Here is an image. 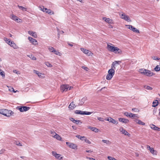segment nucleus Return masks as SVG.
<instances>
[{
  "label": "nucleus",
  "mask_w": 160,
  "mask_h": 160,
  "mask_svg": "<svg viewBox=\"0 0 160 160\" xmlns=\"http://www.w3.org/2000/svg\"><path fill=\"white\" fill-rule=\"evenodd\" d=\"M107 49L109 51L115 53H121L122 52L121 50L118 47L111 46L108 44H107Z\"/></svg>",
  "instance_id": "1"
},
{
  "label": "nucleus",
  "mask_w": 160,
  "mask_h": 160,
  "mask_svg": "<svg viewBox=\"0 0 160 160\" xmlns=\"http://www.w3.org/2000/svg\"><path fill=\"white\" fill-rule=\"evenodd\" d=\"M140 72L142 74L149 77L152 76L154 75V73L151 72L150 71L145 69L141 70Z\"/></svg>",
  "instance_id": "2"
},
{
  "label": "nucleus",
  "mask_w": 160,
  "mask_h": 160,
  "mask_svg": "<svg viewBox=\"0 0 160 160\" xmlns=\"http://www.w3.org/2000/svg\"><path fill=\"white\" fill-rule=\"evenodd\" d=\"M108 74L106 76V79L110 80L112 79L115 73V71L114 69H110L108 72Z\"/></svg>",
  "instance_id": "3"
},
{
  "label": "nucleus",
  "mask_w": 160,
  "mask_h": 160,
  "mask_svg": "<svg viewBox=\"0 0 160 160\" xmlns=\"http://www.w3.org/2000/svg\"><path fill=\"white\" fill-rule=\"evenodd\" d=\"M4 40L10 46L13 47L14 49H16L17 46L16 45L14 42L11 41L10 40L7 38H4Z\"/></svg>",
  "instance_id": "4"
},
{
  "label": "nucleus",
  "mask_w": 160,
  "mask_h": 160,
  "mask_svg": "<svg viewBox=\"0 0 160 160\" xmlns=\"http://www.w3.org/2000/svg\"><path fill=\"white\" fill-rule=\"evenodd\" d=\"M75 113L76 114H79L82 115H89L92 113L93 112H88L87 111H83L81 110H77L75 111Z\"/></svg>",
  "instance_id": "5"
},
{
  "label": "nucleus",
  "mask_w": 160,
  "mask_h": 160,
  "mask_svg": "<svg viewBox=\"0 0 160 160\" xmlns=\"http://www.w3.org/2000/svg\"><path fill=\"white\" fill-rule=\"evenodd\" d=\"M124 115L128 117H129L135 119V117L138 118L137 114H134L131 113H129L127 112H126L124 113Z\"/></svg>",
  "instance_id": "6"
},
{
  "label": "nucleus",
  "mask_w": 160,
  "mask_h": 160,
  "mask_svg": "<svg viewBox=\"0 0 160 160\" xmlns=\"http://www.w3.org/2000/svg\"><path fill=\"white\" fill-rule=\"evenodd\" d=\"M126 26L130 30L132 31L133 32L139 33H140L139 30L137 29L136 28L134 27L133 26L131 25H127Z\"/></svg>",
  "instance_id": "7"
},
{
  "label": "nucleus",
  "mask_w": 160,
  "mask_h": 160,
  "mask_svg": "<svg viewBox=\"0 0 160 160\" xmlns=\"http://www.w3.org/2000/svg\"><path fill=\"white\" fill-rule=\"evenodd\" d=\"M18 108L19 110L21 112L27 111L29 110L30 108L29 107H28L25 106H22L20 107H18Z\"/></svg>",
  "instance_id": "8"
},
{
  "label": "nucleus",
  "mask_w": 160,
  "mask_h": 160,
  "mask_svg": "<svg viewBox=\"0 0 160 160\" xmlns=\"http://www.w3.org/2000/svg\"><path fill=\"white\" fill-rule=\"evenodd\" d=\"M61 88L63 91H67L68 90H70L71 87L68 85H62L61 86Z\"/></svg>",
  "instance_id": "9"
},
{
  "label": "nucleus",
  "mask_w": 160,
  "mask_h": 160,
  "mask_svg": "<svg viewBox=\"0 0 160 160\" xmlns=\"http://www.w3.org/2000/svg\"><path fill=\"white\" fill-rule=\"evenodd\" d=\"M66 143V144L70 148L73 149L77 148V146L76 144L73 143L67 142Z\"/></svg>",
  "instance_id": "10"
},
{
  "label": "nucleus",
  "mask_w": 160,
  "mask_h": 160,
  "mask_svg": "<svg viewBox=\"0 0 160 160\" xmlns=\"http://www.w3.org/2000/svg\"><path fill=\"white\" fill-rule=\"evenodd\" d=\"M28 39L32 44L35 45L38 44L37 40L35 39H34L31 37H28Z\"/></svg>",
  "instance_id": "11"
},
{
  "label": "nucleus",
  "mask_w": 160,
  "mask_h": 160,
  "mask_svg": "<svg viewBox=\"0 0 160 160\" xmlns=\"http://www.w3.org/2000/svg\"><path fill=\"white\" fill-rule=\"evenodd\" d=\"M80 49L84 53L88 56H90L91 55V52L88 50L82 48H81Z\"/></svg>",
  "instance_id": "12"
},
{
  "label": "nucleus",
  "mask_w": 160,
  "mask_h": 160,
  "mask_svg": "<svg viewBox=\"0 0 160 160\" xmlns=\"http://www.w3.org/2000/svg\"><path fill=\"white\" fill-rule=\"evenodd\" d=\"M119 130L122 134L126 135H127L129 137L130 136V134H129L122 127L120 128Z\"/></svg>",
  "instance_id": "13"
},
{
  "label": "nucleus",
  "mask_w": 160,
  "mask_h": 160,
  "mask_svg": "<svg viewBox=\"0 0 160 160\" xmlns=\"http://www.w3.org/2000/svg\"><path fill=\"white\" fill-rule=\"evenodd\" d=\"M52 153L53 156H55L56 158L58 159L61 160L62 158V157H61V155L60 154H57L55 152L52 151Z\"/></svg>",
  "instance_id": "14"
},
{
  "label": "nucleus",
  "mask_w": 160,
  "mask_h": 160,
  "mask_svg": "<svg viewBox=\"0 0 160 160\" xmlns=\"http://www.w3.org/2000/svg\"><path fill=\"white\" fill-rule=\"evenodd\" d=\"M69 120L71 121L73 123H76V124H80L82 122L78 120H75L72 118H70Z\"/></svg>",
  "instance_id": "15"
},
{
  "label": "nucleus",
  "mask_w": 160,
  "mask_h": 160,
  "mask_svg": "<svg viewBox=\"0 0 160 160\" xmlns=\"http://www.w3.org/2000/svg\"><path fill=\"white\" fill-rule=\"evenodd\" d=\"M118 120L119 122H121L123 123H128L129 121L128 120L125 119L123 118H118Z\"/></svg>",
  "instance_id": "16"
},
{
  "label": "nucleus",
  "mask_w": 160,
  "mask_h": 160,
  "mask_svg": "<svg viewBox=\"0 0 160 160\" xmlns=\"http://www.w3.org/2000/svg\"><path fill=\"white\" fill-rule=\"evenodd\" d=\"M107 120L109 121L110 122H112L113 124H117L118 122L116 120L114 119L111 117H109L107 119Z\"/></svg>",
  "instance_id": "17"
},
{
  "label": "nucleus",
  "mask_w": 160,
  "mask_h": 160,
  "mask_svg": "<svg viewBox=\"0 0 160 160\" xmlns=\"http://www.w3.org/2000/svg\"><path fill=\"white\" fill-rule=\"evenodd\" d=\"M151 128L152 129L158 131H160V128L156 126L155 125L153 124H152L150 125Z\"/></svg>",
  "instance_id": "18"
},
{
  "label": "nucleus",
  "mask_w": 160,
  "mask_h": 160,
  "mask_svg": "<svg viewBox=\"0 0 160 160\" xmlns=\"http://www.w3.org/2000/svg\"><path fill=\"white\" fill-rule=\"evenodd\" d=\"M121 62L120 61H115L113 62V63L112 64V66H111V68L112 69H115V66L116 64H119V63H120Z\"/></svg>",
  "instance_id": "19"
},
{
  "label": "nucleus",
  "mask_w": 160,
  "mask_h": 160,
  "mask_svg": "<svg viewBox=\"0 0 160 160\" xmlns=\"http://www.w3.org/2000/svg\"><path fill=\"white\" fill-rule=\"evenodd\" d=\"M28 33L35 38H36L37 37V33L35 32L29 31L28 32Z\"/></svg>",
  "instance_id": "20"
},
{
  "label": "nucleus",
  "mask_w": 160,
  "mask_h": 160,
  "mask_svg": "<svg viewBox=\"0 0 160 160\" xmlns=\"http://www.w3.org/2000/svg\"><path fill=\"white\" fill-rule=\"evenodd\" d=\"M76 107L73 102H71L68 106V108L70 110H72Z\"/></svg>",
  "instance_id": "21"
},
{
  "label": "nucleus",
  "mask_w": 160,
  "mask_h": 160,
  "mask_svg": "<svg viewBox=\"0 0 160 160\" xmlns=\"http://www.w3.org/2000/svg\"><path fill=\"white\" fill-rule=\"evenodd\" d=\"M134 121L139 124L142 125H145V123L144 122H143L140 120L136 119L135 118V119L134 120Z\"/></svg>",
  "instance_id": "22"
},
{
  "label": "nucleus",
  "mask_w": 160,
  "mask_h": 160,
  "mask_svg": "<svg viewBox=\"0 0 160 160\" xmlns=\"http://www.w3.org/2000/svg\"><path fill=\"white\" fill-rule=\"evenodd\" d=\"M87 98H83L80 101V102L78 104L79 106H81L82 105L84 102L86 100Z\"/></svg>",
  "instance_id": "23"
},
{
  "label": "nucleus",
  "mask_w": 160,
  "mask_h": 160,
  "mask_svg": "<svg viewBox=\"0 0 160 160\" xmlns=\"http://www.w3.org/2000/svg\"><path fill=\"white\" fill-rule=\"evenodd\" d=\"M7 111V110L6 109H0V113L5 116H8L6 112Z\"/></svg>",
  "instance_id": "24"
},
{
  "label": "nucleus",
  "mask_w": 160,
  "mask_h": 160,
  "mask_svg": "<svg viewBox=\"0 0 160 160\" xmlns=\"http://www.w3.org/2000/svg\"><path fill=\"white\" fill-rule=\"evenodd\" d=\"M88 128L91 130L92 131H93L95 132H98V129L96 128L92 127L91 126L88 127Z\"/></svg>",
  "instance_id": "25"
},
{
  "label": "nucleus",
  "mask_w": 160,
  "mask_h": 160,
  "mask_svg": "<svg viewBox=\"0 0 160 160\" xmlns=\"http://www.w3.org/2000/svg\"><path fill=\"white\" fill-rule=\"evenodd\" d=\"M103 20H104V21L106 22H108V23H111L112 22V20L109 18H107L105 17L103 18Z\"/></svg>",
  "instance_id": "26"
},
{
  "label": "nucleus",
  "mask_w": 160,
  "mask_h": 160,
  "mask_svg": "<svg viewBox=\"0 0 160 160\" xmlns=\"http://www.w3.org/2000/svg\"><path fill=\"white\" fill-rule=\"evenodd\" d=\"M158 101L157 100H156L155 101H153L152 104L153 105H152V106L154 107H155L157 106L158 105Z\"/></svg>",
  "instance_id": "27"
},
{
  "label": "nucleus",
  "mask_w": 160,
  "mask_h": 160,
  "mask_svg": "<svg viewBox=\"0 0 160 160\" xmlns=\"http://www.w3.org/2000/svg\"><path fill=\"white\" fill-rule=\"evenodd\" d=\"M54 138L60 141H61L62 139V138L57 133L55 134V136H54Z\"/></svg>",
  "instance_id": "28"
},
{
  "label": "nucleus",
  "mask_w": 160,
  "mask_h": 160,
  "mask_svg": "<svg viewBox=\"0 0 160 160\" xmlns=\"http://www.w3.org/2000/svg\"><path fill=\"white\" fill-rule=\"evenodd\" d=\"M18 7L20 9H21L22 11H27V8L23 7V6L18 5Z\"/></svg>",
  "instance_id": "29"
},
{
  "label": "nucleus",
  "mask_w": 160,
  "mask_h": 160,
  "mask_svg": "<svg viewBox=\"0 0 160 160\" xmlns=\"http://www.w3.org/2000/svg\"><path fill=\"white\" fill-rule=\"evenodd\" d=\"M150 152L152 154L154 155H156L157 154V152L156 151H155L154 150L153 148H152L150 150H149Z\"/></svg>",
  "instance_id": "30"
},
{
  "label": "nucleus",
  "mask_w": 160,
  "mask_h": 160,
  "mask_svg": "<svg viewBox=\"0 0 160 160\" xmlns=\"http://www.w3.org/2000/svg\"><path fill=\"white\" fill-rule=\"evenodd\" d=\"M47 10H46V11L45 12H47V13H48L50 15L54 14V12L52 11H51V10L48 9L47 8Z\"/></svg>",
  "instance_id": "31"
},
{
  "label": "nucleus",
  "mask_w": 160,
  "mask_h": 160,
  "mask_svg": "<svg viewBox=\"0 0 160 160\" xmlns=\"http://www.w3.org/2000/svg\"><path fill=\"white\" fill-rule=\"evenodd\" d=\"M102 142L104 143H106L107 145H110L111 144V142L108 140H102Z\"/></svg>",
  "instance_id": "32"
},
{
  "label": "nucleus",
  "mask_w": 160,
  "mask_h": 160,
  "mask_svg": "<svg viewBox=\"0 0 160 160\" xmlns=\"http://www.w3.org/2000/svg\"><path fill=\"white\" fill-rule=\"evenodd\" d=\"M33 72H34L37 75H38L39 77H40L41 76L42 74L38 71L34 70H33Z\"/></svg>",
  "instance_id": "33"
},
{
  "label": "nucleus",
  "mask_w": 160,
  "mask_h": 160,
  "mask_svg": "<svg viewBox=\"0 0 160 160\" xmlns=\"http://www.w3.org/2000/svg\"><path fill=\"white\" fill-rule=\"evenodd\" d=\"M154 70L156 72H158L160 70V66L157 65L154 68Z\"/></svg>",
  "instance_id": "34"
},
{
  "label": "nucleus",
  "mask_w": 160,
  "mask_h": 160,
  "mask_svg": "<svg viewBox=\"0 0 160 160\" xmlns=\"http://www.w3.org/2000/svg\"><path fill=\"white\" fill-rule=\"evenodd\" d=\"M40 10L44 12H45L46 10H47V8H44L43 6H41L39 7Z\"/></svg>",
  "instance_id": "35"
},
{
  "label": "nucleus",
  "mask_w": 160,
  "mask_h": 160,
  "mask_svg": "<svg viewBox=\"0 0 160 160\" xmlns=\"http://www.w3.org/2000/svg\"><path fill=\"white\" fill-rule=\"evenodd\" d=\"M0 74L2 77H5V75L4 72L1 69H0Z\"/></svg>",
  "instance_id": "36"
},
{
  "label": "nucleus",
  "mask_w": 160,
  "mask_h": 160,
  "mask_svg": "<svg viewBox=\"0 0 160 160\" xmlns=\"http://www.w3.org/2000/svg\"><path fill=\"white\" fill-rule=\"evenodd\" d=\"M53 51V52H54L55 54L58 55L59 56H61V54L60 52H59L58 51H56L55 49V50Z\"/></svg>",
  "instance_id": "37"
},
{
  "label": "nucleus",
  "mask_w": 160,
  "mask_h": 160,
  "mask_svg": "<svg viewBox=\"0 0 160 160\" xmlns=\"http://www.w3.org/2000/svg\"><path fill=\"white\" fill-rule=\"evenodd\" d=\"M12 19L14 20H18V17L15 15H12Z\"/></svg>",
  "instance_id": "38"
},
{
  "label": "nucleus",
  "mask_w": 160,
  "mask_h": 160,
  "mask_svg": "<svg viewBox=\"0 0 160 160\" xmlns=\"http://www.w3.org/2000/svg\"><path fill=\"white\" fill-rule=\"evenodd\" d=\"M144 88L145 89L148 90H151L152 89V88L151 87L145 85L144 86Z\"/></svg>",
  "instance_id": "39"
},
{
  "label": "nucleus",
  "mask_w": 160,
  "mask_h": 160,
  "mask_svg": "<svg viewBox=\"0 0 160 160\" xmlns=\"http://www.w3.org/2000/svg\"><path fill=\"white\" fill-rule=\"evenodd\" d=\"M126 16L127 15H126L124 13H123L121 14V18L125 20L126 17Z\"/></svg>",
  "instance_id": "40"
},
{
  "label": "nucleus",
  "mask_w": 160,
  "mask_h": 160,
  "mask_svg": "<svg viewBox=\"0 0 160 160\" xmlns=\"http://www.w3.org/2000/svg\"><path fill=\"white\" fill-rule=\"evenodd\" d=\"M14 143L16 145L20 146H22V144L18 142L15 141Z\"/></svg>",
  "instance_id": "41"
},
{
  "label": "nucleus",
  "mask_w": 160,
  "mask_h": 160,
  "mask_svg": "<svg viewBox=\"0 0 160 160\" xmlns=\"http://www.w3.org/2000/svg\"><path fill=\"white\" fill-rule=\"evenodd\" d=\"M108 158L109 160H117L115 158L110 156H108Z\"/></svg>",
  "instance_id": "42"
},
{
  "label": "nucleus",
  "mask_w": 160,
  "mask_h": 160,
  "mask_svg": "<svg viewBox=\"0 0 160 160\" xmlns=\"http://www.w3.org/2000/svg\"><path fill=\"white\" fill-rule=\"evenodd\" d=\"M125 20L128 22H131V20L130 19V18L128 15L126 16V17L125 18Z\"/></svg>",
  "instance_id": "43"
},
{
  "label": "nucleus",
  "mask_w": 160,
  "mask_h": 160,
  "mask_svg": "<svg viewBox=\"0 0 160 160\" xmlns=\"http://www.w3.org/2000/svg\"><path fill=\"white\" fill-rule=\"evenodd\" d=\"M50 133L51 134V136H52L53 137H54V136H55V134H56V133L54 131H50Z\"/></svg>",
  "instance_id": "44"
},
{
  "label": "nucleus",
  "mask_w": 160,
  "mask_h": 160,
  "mask_svg": "<svg viewBox=\"0 0 160 160\" xmlns=\"http://www.w3.org/2000/svg\"><path fill=\"white\" fill-rule=\"evenodd\" d=\"M49 50L51 52H53V51H54L55 49L52 47H50L48 48Z\"/></svg>",
  "instance_id": "45"
},
{
  "label": "nucleus",
  "mask_w": 160,
  "mask_h": 160,
  "mask_svg": "<svg viewBox=\"0 0 160 160\" xmlns=\"http://www.w3.org/2000/svg\"><path fill=\"white\" fill-rule=\"evenodd\" d=\"M45 64L46 66L49 67H52V65L48 62H46Z\"/></svg>",
  "instance_id": "46"
},
{
  "label": "nucleus",
  "mask_w": 160,
  "mask_h": 160,
  "mask_svg": "<svg viewBox=\"0 0 160 160\" xmlns=\"http://www.w3.org/2000/svg\"><path fill=\"white\" fill-rule=\"evenodd\" d=\"M152 58L154 60H159L160 58L157 57L156 56H153L152 57Z\"/></svg>",
  "instance_id": "47"
},
{
  "label": "nucleus",
  "mask_w": 160,
  "mask_h": 160,
  "mask_svg": "<svg viewBox=\"0 0 160 160\" xmlns=\"http://www.w3.org/2000/svg\"><path fill=\"white\" fill-rule=\"evenodd\" d=\"M81 68H82L84 69L85 71H88V70L89 69L88 67H86L85 66H82Z\"/></svg>",
  "instance_id": "48"
},
{
  "label": "nucleus",
  "mask_w": 160,
  "mask_h": 160,
  "mask_svg": "<svg viewBox=\"0 0 160 160\" xmlns=\"http://www.w3.org/2000/svg\"><path fill=\"white\" fill-rule=\"evenodd\" d=\"M132 110L134 112H138L139 111V110L137 108H133L132 109Z\"/></svg>",
  "instance_id": "49"
},
{
  "label": "nucleus",
  "mask_w": 160,
  "mask_h": 160,
  "mask_svg": "<svg viewBox=\"0 0 160 160\" xmlns=\"http://www.w3.org/2000/svg\"><path fill=\"white\" fill-rule=\"evenodd\" d=\"M10 88H11V89H12V90H11V89H9V90L11 91V92H16L17 91H18L17 90H16V91H15L14 89H13V88H12V87H10Z\"/></svg>",
  "instance_id": "50"
},
{
  "label": "nucleus",
  "mask_w": 160,
  "mask_h": 160,
  "mask_svg": "<svg viewBox=\"0 0 160 160\" xmlns=\"http://www.w3.org/2000/svg\"><path fill=\"white\" fill-rule=\"evenodd\" d=\"M85 142L89 144H90L91 143V142L88 139H87Z\"/></svg>",
  "instance_id": "51"
},
{
  "label": "nucleus",
  "mask_w": 160,
  "mask_h": 160,
  "mask_svg": "<svg viewBox=\"0 0 160 160\" xmlns=\"http://www.w3.org/2000/svg\"><path fill=\"white\" fill-rule=\"evenodd\" d=\"M5 150L4 149H2L0 151V154H2V153H3L5 151Z\"/></svg>",
  "instance_id": "52"
},
{
  "label": "nucleus",
  "mask_w": 160,
  "mask_h": 160,
  "mask_svg": "<svg viewBox=\"0 0 160 160\" xmlns=\"http://www.w3.org/2000/svg\"><path fill=\"white\" fill-rule=\"evenodd\" d=\"M76 137L78 138L80 140L81 137H82V136H80V135H77L76 136Z\"/></svg>",
  "instance_id": "53"
},
{
  "label": "nucleus",
  "mask_w": 160,
  "mask_h": 160,
  "mask_svg": "<svg viewBox=\"0 0 160 160\" xmlns=\"http://www.w3.org/2000/svg\"><path fill=\"white\" fill-rule=\"evenodd\" d=\"M85 137L84 136H82V137H81V138H80V140L82 141H83L84 139L85 138Z\"/></svg>",
  "instance_id": "54"
},
{
  "label": "nucleus",
  "mask_w": 160,
  "mask_h": 160,
  "mask_svg": "<svg viewBox=\"0 0 160 160\" xmlns=\"http://www.w3.org/2000/svg\"><path fill=\"white\" fill-rule=\"evenodd\" d=\"M13 72L15 73H17V74H18V71L16 70H14L13 71Z\"/></svg>",
  "instance_id": "55"
},
{
  "label": "nucleus",
  "mask_w": 160,
  "mask_h": 160,
  "mask_svg": "<svg viewBox=\"0 0 160 160\" xmlns=\"http://www.w3.org/2000/svg\"><path fill=\"white\" fill-rule=\"evenodd\" d=\"M151 148L149 146V145H147V148L149 150H150V149H151V148Z\"/></svg>",
  "instance_id": "56"
},
{
  "label": "nucleus",
  "mask_w": 160,
  "mask_h": 160,
  "mask_svg": "<svg viewBox=\"0 0 160 160\" xmlns=\"http://www.w3.org/2000/svg\"><path fill=\"white\" fill-rule=\"evenodd\" d=\"M92 152V151L91 150H90L86 151V152H89V153H91Z\"/></svg>",
  "instance_id": "57"
},
{
  "label": "nucleus",
  "mask_w": 160,
  "mask_h": 160,
  "mask_svg": "<svg viewBox=\"0 0 160 160\" xmlns=\"http://www.w3.org/2000/svg\"><path fill=\"white\" fill-rule=\"evenodd\" d=\"M98 119L99 121H102V118L100 117H99L98 118Z\"/></svg>",
  "instance_id": "58"
},
{
  "label": "nucleus",
  "mask_w": 160,
  "mask_h": 160,
  "mask_svg": "<svg viewBox=\"0 0 160 160\" xmlns=\"http://www.w3.org/2000/svg\"><path fill=\"white\" fill-rule=\"evenodd\" d=\"M32 59L34 60H35L36 59V58L35 57L33 56L32 58Z\"/></svg>",
  "instance_id": "59"
},
{
  "label": "nucleus",
  "mask_w": 160,
  "mask_h": 160,
  "mask_svg": "<svg viewBox=\"0 0 160 160\" xmlns=\"http://www.w3.org/2000/svg\"><path fill=\"white\" fill-rule=\"evenodd\" d=\"M68 44L69 46H70L71 47L73 46V45L72 44H71V43H68Z\"/></svg>",
  "instance_id": "60"
},
{
  "label": "nucleus",
  "mask_w": 160,
  "mask_h": 160,
  "mask_svg": "<svg viewBox=\"0 0 160 160\" xmlns=\"http://www.w3.org/2000/svg\"><path fill=\"white\" fill-rule=\"evenodd\" d=\"M30 58H32L33 57V56L32 55H29V56H28Z\"/></svg>",
  "instance_id": "61"
},
{
  "label": "nucleus",
  "mask_w": 160,
  "mask_h": 160,
  "mask_svg": "<svg viewBox=\"0 0 160 160\" xmlns=\"http://www.w3.org/2000/svg\"><path fill=\"white\" fill-rule=\"evenodd\" d=\"M72 128H73V129H76V128L75 126H72Z\"/></svg>",
  "instance_id": "62"
},
{
  "label": "nucleus",
  "mask_w": 160,
  "mask_h": 160,
  "mask_svg": "<svg viewBox=\"0 0 160 160\" xmlns=\"http://www.w3.org/2000/svg\"><path fill=\"white\" fill-rule=\"evenodd\" d=\"M87 139V138L85 137V138L83 140V141H84L85 142V141H86Z\"/></svg>",
  "instance_id": "63"
},
{
  "label": "nucleus",
  "mask_w": 160,
  "mask_h": 160,
  "mask_svg": "<svg viewBox=\"0 0 160 160\" xmlns=\"http://www.w3.org/2000/svg\"><path fill=\"white\" fill-rule=\"evenodd\" d=\"M89 159H90V160H95V159L92 158H89Z\"/></svg>",
  "instance_id": "64"
}]
</instances>
